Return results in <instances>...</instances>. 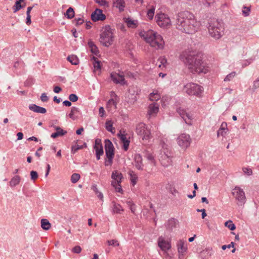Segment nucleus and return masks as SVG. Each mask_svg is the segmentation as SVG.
Segmentation results:
<instances>
[{"instance_id":"obj_53","label":"nucleus","mask_w":259,"mask_h":259,"mask_svg":"<svg viewBox=\"0 0 259 259\" xmlns=\"http://www.w3.org/2000/svg\"><path fill=\"white\" fill-rule=\"evenodd\" d=\"M78 96L74 94H71L69 96V99L71 102H76L78 100Z\"/></svg>"},{"instance_id":"obj_9","label":"nucleus","mask_w":259,"mask_h":259,"mask_svg":"<svg viewBox=\"0 0 259 259\" xmlns=\"http://www.w3.org/2000/svg\"><path fill=\"white\" fill-rule=\"evenodd\" d=\"M136 132L143 140L147 141L151 138L150 131L147 129L146 124L144 123L141 122L137 125Z\"/></svg>"},{"instance_id":"obj_8","label":"nucleus","mask_w":259,"mask_h":259,"mask_svg":"<svg viewBox=\"0 0 259 259\" xmlns=\"http://www.w3.org/2000/svg\"><path fill=\"white\" fill-rule=\"evenodd\" d=\"M232 194L237 201L238 205L242 206L246 201L245 193L242 189L236 186L232 190Z\"/></svg>"},{"instance_id":"obj_26","label":"nucleus","mask_w":259,"mask_h":259,"mask_svg":"<svg viewBox=\"0 0 259 259\" xmlns=\"http://www.w3.org/2000/svg\"><path fill=\"white\" fill-rule=\"evenodd\" d=\"M114 6L119 9L120 12H122L124 10L125 3L124 0H116L114 2Z\"/></svg>"},{"instance_id":"obj_50","label":"nucleus","mask_w":259,"mask_h":259,"mask_svg":"<svg viewBox=\"0 0 259 259\" xmlns=\"http://www.w3.org/2000/svg\"><path fill=\"white\" fill-rule=\"evenodd\" d=\"M80 149H82L81 146L78 145L77 144L73 145L71 147V153L74 154L77 151Z\"/></svg>"},{"instance_id":"obj_20","label":"nucleus","mask_w":259,"mask_h":259,"mask_svg":"<svg viewBox=\"0 0 259 259\" xmlns=\"http://www.w3.org/2000/svg\"><path fill=\"white\" fill-rule=\"evenodd\" d=\"M118 137L120 139L123 143V149L124 151H127L128 149L130 141L126 137V135L121 134V133L118 134Z\"/></svg>"},{"instance_id":"obj_33","label":"nucleus","mask_w":259,"mask_h":259,"mask_svg":"<svg viewBox=\"0 0 259 259\" xmlns=\"http://www.w3.org/2000/svg\"><path fill=\"white\" fill-rule=\"evenodd\" d=\"M125 22L127 26L130 28H136L138 26L137 21L133 20L130 18H127Z\"/></svg>"},{"instance_id":"obj_7","label":"nucleus","mask_w":259,"mask_h":259,"mask_svg":"<svg viewBox=\"0 0 259 259\" xmlns=\"http://www.w3.org/2000/svg\"><path fill=\"white\" fill-rule=\"evenodd\" d=\"M183 91L189 95L199 96L203 91V87L193 82L187 83L183 88Z\"/></svg>"},{"instance_id":"obj_31","label":"nucleus","mask_w":259,"mask_h":259,"mask_svg":"<svg viewBox=\"0 0 259 259\" xmlns=\"http://www.w3.org/2000/svg\"><path fill=\"white\" fill-rule=\"evenodd\" d=\"M41 227L45 230H48L51 227V224L47 219H42L41 220Z\"/></svg>"},{"instance_id":"obj_11","label":"nucleus","mask_w":259,"mask_h":259,"mask_svg":"<svg viewBox=\"0 0 259 259\" xmlns=\"http://www.w3.org/2000/svg\"><path fill=\"white\" fill-rule=\"evenodd\" d=\"M191 139L189 135L182 134L177 138V143L182 148L186 149L189 147Z\"/></svg>"},{"instance_id":"obj_36","label":"nucleus","mask_w":259,"mask_h":259,"mask_svg":"<svg viewBox=\"0 0 259 259\" xmlns=\"http://www.w3.org/2000/svg\"><path fill=\"white\" fill-rule=\"evenodd\" d=\"M67 59L72 65H77L79 63V60L75 55L69 56Z\"/></svg>"},{"instance_id":"obj_22","label":"nucleus","mask_w":259,"mask_h":259,"mask_svg":"<svg viewBox=\"0 0 259 259\" xmlns=\"http://www.w3.org/2000/svg\"><path fill=\"white\" fill-rule=\"evenodd\" d=\"M28 108L30 110L36 113L45 114L47 112L46 108L37 106L34 104H30Z\"/></svg>"},{"instance_id":"obj_34","label":"nucleus","mask_w":259,"mask_h":259,"mask_svg":"<svg viewBox=\"0 0 259 259\" xmlns=\"http://www.w3.org/2000/svg\"><path fill=\"white\" fill-rule=\"evenodd\" d=\"M74 11L72 7H69L66 11L65 14H64L65 16L67 18L69 19H71L74 17Z\"/></svg>"},{"instance_id":"obj_19","label":"nucleus","mask_w":259,"mask_h":259,"mask_svg":"<svg viewBox=\"0 0 259 259\" xmlns=\"http://www.w3.org/2000/svg\"><path fill=\"white\" fill-rule=\"evenodd\" d=\"M111 78L115 83H120L122 85L125 84L124 77L122 75L116 73H112L111 74Z\"/></svg>"},{"instance_id":"obj_57","label":"nucleus","mask_w":259,"mask_h":259,"mask_svg":"<svg viewBox=\"0 0 259 259\" xmlns=\"http://www.w3.org/2000/svg\"><path fill=\"white\" fill-rule=\"evenodd\" d=\"M101 146H102V144L101 143V140L99 139H97L95 140V144L94 146V148H97L101 147Z\"/></svg>"},{"instance_id":"obj_27","label":"nucleus","mask_w":259,"mask_h":259,"mask_svg":"<svg viewBox=\"0 0 259 259\" xmlns=\"http://www.w3.org/2000/svg\"><path fill=\"white\" fill-rule=\"evenodd\" d=\"M88 46L90 49L91 52L95 55H98L99 51L96 45L92 41H89L88 43Z\"/></svg>"},{"instance_id":"obj_60","label":"nucleus","mask_w":259,"mask_h":259,"mask_svg":"<svg viewBox=\"0 0 259 259\" xmlns=\"http://www.w3.org/2000/svg\"><path fill=\"white\" fill-rule=\"evenodd\" d=\"M116 184H117L115 185V186H113L114 187H115L116 191L119 193H122V189L121 188L120 183H116Z\"/></svg>"},{"instance_id":"obj_24","label":"nucleus","mask_w":259,"mask_h":259,"mask_svg":"<svg viewBox=\"0 0 259 259\" xmlns=\"http://www.w3.org/2000/svg\"><path fill=\"white\" fill-rule=\"evenodd\" d=\"M78 114H80V111L78 108L76 107H72L70 112L69 113L68 116L69 118L73 120L77 119Z\"/></svg>"},{"instance_id":"obj_13","label":"nucleus","mask_w":259,"mask_h":259,"mask_svg":"<svg viewBox=\"0 0 259 259\" xmlns=\"http://www.w3.org/2000/svg\"><path fill=\"white\" fill-rule=\"evenodd\" d=\"M105 150L106 157H114L115 148L112 143L109 139L105 140Z\"/></svg>"},{"instance_id":"obj_18","label":"nucleus","mask_w":259,"mask_h":259,"mask_svg":"<svg viewBox=\"0 0 259 259\" xmlns=\"http://www.w3.org/2000/svg\"><path fill=\"white\" fill-rule=\"evenodd\" d=\"M135 166L136 168L140 170L144 169V164L143 163V159L142 155L136 154L134 157Z\"/></svg>"},{"instance_id":"obj_15","label":"nucleus","mask_w":259,"mask_h":259,"mask_svg":"<svg viewBox=\"0 0 259 259\" xmlns=\"http://www.w3.org/2000/svg\"><path fill=\"white\" fill-rule=\"evenodd\" d=\"M91 19L94 21H103L106 19V16L103 13L102 10L96 9L91 15Z\"/></svg>"},{"instance_id":"obj_51","label":"nucleus","mask_w":259,"mask_h":259,"mask_svg":"<svg viewBox=\"0 0 259 259\" xmlns=\"http://www.w3.org/2000/svg\"><path fill=\"white\" fill-rule=\"evenodd\" d=\"M108 159L106 160L105 161V166H111L113 163V159L114 157H106Z\"/></svg>"},{"instance_id":"obj_48","label":"nucleus","mask_w":259,"mask_h":259,"mask_svg":"<svg viewBox=\"0 0 259 259\" xmlns=\"http://www.w3.org/2000/svg\"><path fill=\"white\" fill-rule=\"evenodd\" d=\"M259 88V75L258 77L253 81L252 90L253 92Z\"/></svg>"},{"instance_id":"obj_56","label":"nucleus","mask_w":259,"mask_h":259,"mask_svg":"<svg viewBox=\"0 0 259 259\" xmlns=\"http://www.w3.org/2000/svg\"><path fill=\"white\" fill-rule=\"evenodd\" d=\"M31 179L34 181L38 178V174L36 171L32 170L30 172Z\"/></svg>"},{"instance_id":"obj_41","label":"nucleus","mask_w":259,"mask_h":259,"mask_svg":"<svg viewBox=\"0 0 259 259\" xmlns=\"http://www.w3.org/2000/svg\"><path fill=\"white\" fill-rule=\"evenodd\" d=\"M25 5H22L19 2L17 1L15 2V5L13 7V11L14 13H16L19 11L21 9L24 7Z\"/></svg>"},{"instance_id":"obj_28","label":"nucleus","mask_w":259,"mask_h":259,"mask_svg":"<svg viewBox=\"0 0 259 259\" xmlns=\"http://www.w3.org/2000/svg\"><path fill=\"white\" fill-rule=\"evenodd\" d=\"M112 204L113 213L121 214L122 212L123 211V209L119 204L116 203L114 201L112 202Z\"/></svg>"},{"instance_id":"obj_3","label":"nucleus","mask_w":259,"mask_h":259,"mask_svg":"<svg viewBox=\"0 0 259 259\" xmlns=\"http://www.w3.org/2000/svg\"><path fill=\"white\" fill-rule=\"evenodd\" d=\"M139 35L155 50L163 49L164 41L162 37L152 30H149L147 31H142L139 33Z\"/></svg>"},{"instance_id":"obj_61","label":"nucleus","mask_w":259,"mask_h":259,"mask_svg":"<svg viewBox=\"0 0 259 259\" xmlns=\"http://www.w3.org/2000/svg\"><path fill=\"white\" fill-rule=\"evenodd\" d=\"M214 2V0H204L203 3L204 6L206 7H209L210 6L211 4L213 3Z\"/></svg>"},{"instance_id":"obj_2","label":"nucleus","mask_w":259,"mask_h":259,"mask_svg":"<svg viewBox=\"0 0 259 259\" xmlns=\"http://www.w3.org/2000/svg\"><path fill=\"white\" fill-rule=\"evenodd\" d=\"M200 23L194 15L189 11H183L177 15L176 27L183 32L193 34L199 29Z\"/></svg>"},{"instance_id":"obj_29","label":"nucleus","mask_w":259,"mask_h":259,"mask_svg":"<svg viewBox=\"0 0 259 259\" xmlns=\"http://www.w3.org/2000/svg\"><path fill=\"white\" fill-rule=\"evenodd\" d=\"M227 126V123L226 122H223L221 127L218 131V136H222L223 137H225L226 133L227 128H226Z\"/></svg>"},{"instance_id":"obj_64","label":"nucleus","mask_w":259,"mask_h":259,"mask_svg":"<svg viewBox=\"0 0 259 259\" xmlns=\"http://www.w3.org/2000/svg\"><path fill=\"white\" fill-rule=\"evenodd\" d=\"M110 96L112 98H113L116 100H119V98L117 95L115 94V93L113 91L111 92Z\"/></svg>"},{"instance_id":"obj_17","label":"nucleus","mask_w":259,"mask_h":259,"mask_svg":"<svg viewBox=\"0 0 259 259\" xmlns=\"http://www.w3.org/2000/svg\"><path fill=\"white\" fill-rule=\"evenodd\" d=\"M111 178L113 180L111 184L113 186H115L116 183H120L121 179L123 178L122 174L117 170H114L111 175Z\"/></svg>"},{"instance_id":"obj_45","label":"nucleus","mask_w":259,"mask_h":259,"mask_svg":"<svg viewBox=\"0 0 259 259\" xmlns=\"http://www.w3.org/2000/svg\"><path fill=\"white\" fill-rule=\"evenodd\" d=\"M95 2L101 6H104L107 8L109 6V3L106 0H96Z\"/></svg>"},{"instance_id":"obj_38","label":"nucleus","mask_w":259,"mask_h":259,"mask_svg":"<svg viewBox=\"0 0 259 259\" xmlns=\"http://www.w3.org/2000/svg\"><path fill=\"white\" fill-rule=\"evenodd\" d=\"M106 128L108 131L112 133H114L115 129L113 127V124L111 121H107L106 122Z\"/></svg>"},{"instance_id":"obj_10","label":"nucleus","mask_w":259,"mask_h":259,"mask_svg":"<svg viewBox=\"0 0 259 259\" xmlns=\"http://www.w3.org/2000/svg\"><path fill=\"white\" fill-rule=\"evenodd\" d=\"M155 18L157 24L160 27L165 28L171 25L169 18L164 13L157 14Z\"/></svg>"},{"instance_id":"obj_32","label":"nucleus","mask_w":259,"mask_h":259,"mask_svg":"<svg viewBox=\"0 0 259 259\" xmlns=\"http://www.w3.org/2000/svg\"><path fill=\"white\" fill-rule=\"evenodd\" d=\"M177 221L172 218L168 220L167 224V229L169 230H172L176 227Z\"/></svg>"},{"instance_id":"obj_6","label":"nucleus","mask_w":259,"mask_h":259,"mask_svg":"<svg viewBox=\"0 0 259 259\" xmlns=\"http://www.w3.org/2000/svg\"><path fill=\"white\" fill-rule=\"evenodd\" d=\"M161 146L159 160L163 166L167 167L172 164V156L167 145L163 142L161 143Z\"/></svg>"},{"instance_id":"obj_25","label":"nucleus","mask_w":259,"mask_h":259,"mask_svg":"<svg viewBox=\"0 0 259 259\" xmlns=\"http://www.w3.org/2000/svg\"><path fill=\"white\" fill-rule=\"evenodd\" d=\"M21 181V177L18 175H16L13 177L9 182L10 186L11 188L14 187L18 185Z\"/></svg>"},{"instance_id":"obj_59","label":"nucleus","mask_w":259,"mask_h":259,"mask_svg":"<svg viewBox=\"0 0 259 259\" xmlns=\"http://www.w3.org/2000/svg\"><path fill=\"white\" fill-rule=\"evenodd\" d=\"M40 99L43 102H47L49 100V98L46 93H42L40 96Z\"/></svg>"},{"instance_id":"obj_58","label":"nucleus","mask_w":259,"mask_h":259,"mask_svg":"<svg viewBox=\"0 0 259 259\" xmlns=\"http://www.w3.org/2000/svg\"><path fill=\"white\" fill-rule=\"evenodd\" d=\"M242 170L243 172L248 176H250L252 174V170L250 168L244 167Z\"/></svg>"},{"instance_id":"obj_12","label":"nucleus","mask_w":259,"mask_h":259,"mask_svg":"<svg viewBox=\"0 0 259 259\" xmlns=\"http://www.w3.org/2000/svg\"><path fill=\"white\" fill-rule=\"evenodd\" d=\"M177 246L179 252V258L183 259L187 251V243L183 240H180L178 241Z\"/></svg>"},{"instance_id":"obj_47","label":"nucleus","mask_w":259,"mask_h":259,"mask_svg":"<svg viewBox=\"0 0 259 259\" xmlns=\"http://www.w3.org/2000/svg\"><path fill=\"white\" fill-rule=\"evenodd\" d=\"M75 25L77 26L84 23V20L82 18H75L73 20Z\"/></svg>"},{"instance_id":"obj_40","label":"nucleus","mask_w":259,"mask_h":259,"mask_svg":"<svg viewBox=\"0 0 259 259\" xmlns=\"http://www.w3.org/2000/svg\"><path fill=\"white\" fill-rule=\"evenodd\" d=\"M154 12H155V8L153 6H152L147 11V16L149 20H152L153 19V16L154 15Z\"/></svg>"},{"instance_id":"obj_4","label":"nucleus","mask_w":259,"mask_h":259,"mask_svg":"<svg viewBox=\"0 0 259 259\" xmlns=\"http://www.w3.org/2000/svg\"><path fill=\"white\" fill-rule=\"evenodd\" d=\"M207 28L209 35L214 39H218L223 36L224 24L222 20L216 18L210 19L208 22Z\"/></svg>"},{"instance_id":"obj_30","label":"nucleus","mask_w":259,"mask_h":259,"mask_svg":"<svg viewBox=\"0 0 259 259\" xmlns=\"http://www.w3.org/2000/svg\"><path fill=\"white\" fill-rule=\"evenodd\" d=\"M128 174L130 177L131 183L133 186H135L138 180V176L137 174L132 170H130L128 172Z\"/></svg>"},{"instance_id":"obj_43","label":"nucleus","mask_w":259,"mask_h":259,"mask_svg":"<svg viewBox=\"0 0 259 259\" xmlns=\"http://www.w3.org/2000/svg\"><path fill=\"white\" fill-rule=\"evenodd\" d=\"M80 176L79 174L74 173L71 176V182L72 183H76L79 180Z\"/></svg>"},{"instance_id":"obj_52","label":"nucleus","mask_w":259,"mask_h":259,"mask_svg":"<svg viewBox=\"0 0 259 259\" xmlns=\"http://www.w3.org/2000/svg\"><path fill=\"white\" fill-rule=\"evenodd\" d=\"M206 253L208 257H210L213 254V250L212 248H207L205 250H203L202 253Z\"/></svg>"},{"instance_id":"obj_42","label":"nucleus","mask_w":259,"mask_h":259,"mask_svg":"<svg viewBox=\"0 0 259 259\" xmlns=\"http://www.w3.org/2000/svg\"><path fill=\"white\" fill-rule=\"evenodd\" d=\"M225 226L231 231H233L236 229L235 225L233 223L232 221L230 220L226 222Z\"/></svg>"},{"instance_id":"obj_63","label":"nucleus","mask_w":259,"mask_h":259,"mask_svg":"<svg viewBox=\"0 0 259 259\" xmlns=\"http://www.w3.org/2000/svg\"><path fill=\"white\" fill-rule=\"evenodd\" d=\"M234 243L233 242H231L230 244L229 245H224L222 246V248L223 250H225L227 248H230L231 247H234Z\"/></svg>"},{"instance_id":"obj_44","label":"nucleus","mask_w":259,"mask_h":259,"mask_svg":"<svg viewBox=\"0 0 259 259\" xmlns=\"http://www.w3.org/2000/svg\"><path fill=\"white\" fill-rule=\"evenodd\" d=\"M242 14L244 16L247 17L249 15L250 8L249 7L243 6L242 9Z\"/></svg>"},{"instance_id":"obj_5","label":"nucleus","mask_w":259,"mask_h":259,"mask_svg":"<svg viewBox=\"0 0 259 259\" xmlns=\"http://www.w3.org/2000/svg\"><path fill=\"white\" fill-rule=\"evenodd\" d=\"M114 30L108 25L103 28L102 32L100 34V41L103 46L108 47L113 44Z\"/></svg>"},{"instance_id":"obj_21","label":"nucleus","mask_w":259,"mask_h":259,"mask_svg":"<svg viewBox=\"0 0 259 259\" xmlns=\"http://www.w3.org/2000/svg\"><path fill=\"white\" fill-rule=\"evenodd\" d=\"M143 155L148 160L149 163L152 165L155 166L156 165L155 157L151 152L147 150H144L143 151Z\"/></svg>"},{"instance_id":"obj_55","label":"nucleus","mask_w":259,"mask_h":259,"mask_svg":"<svg viewBox=\"0 0 259 259\" xmlns=\"http://www.w3.org/2000/svg\"><path fill=\"white\" fill-rule=\"evenodd\" d=\"M96 150V154H98L99 155H102L104 153V150L103 146H101V147L94 148Z\"/></svg>"},{"instance_id":"obj_14","label":"nucleus","mask_w":259,"mask_h":259,"mask_svg":"<svg viewBox=\"0 0 259 259\" xmlns=\"http://www.w3.org/2000/svg\"><path fill=\"white\" fill-rule=\"evenodd\" d=\"M178 113L181 116L182 118L185 121V123L188 125H191L192 116L191 115L186 112V111L182 108H178L177 110Z\"/></svg>"},{"instance_id":"obj_1","label":"nucleus","mask_w":259,"mask_h":259,"mask_svg":"<svg viewBox=\"0 0 259 259\" xmlns=\"http://www.w3.org/2000/svg\"><path fill=\"white\" fill-rule=\"evenodd\" d=\"M186 66L192 73H206L208 68L206 63L203 61V55L196 52H185L181 55Z\"/></svg>"},{"instance_id":"obj_54","label":"nucleus","mask_w":259,"mask_h":259,"mask_svg":"<svg viewBox=\"0 0 259 259\" xmlns=\"http://www.w3.org/2000/svg\"><path fill=\"white\" fill-rule=\"evenodd\" d=\"M108 244L109 245H112L113 246H117L119 245V243L118 242V241L116 240H108Z\"/></svg>"},{"instance_id":"obj_46","label":"nucleus","mask_w":259,"mask_h":259,"mask_svg":"<svg viewBox=\"0 0 259 259\" xmlns=\"http://www.w3.org/2000/svg\"><path fill=\"white\" fill-rule=\"evenodd\" d=\"M55 130L56 133L58 134V136H62L67 133V132L63 130L61 127L59 126H56Z\"/></svg>"},{"instance_id":"obj_39","label":"nucleus","mask_w":259,"mask_h":259,"mask_svg":"<svg viewBox=\"0 0 259 259\" xmlns=\"http://www.w3.org/2000/svg\"><path fill=\"white\" fill-rule=\"evenodd\" d=\"M160 98V96L158 92H153L149 95V99L151 101H158Z\"/></svg>"},{"instance_id":"obj_16","label":"nucleus","mask_w":259,"mask_h":259,"mask_svg":"<svg viewBox=\"0 0 259 259\" xmlns=\"http://www.w3.org/2000/svg\"><path fill=\"white\" fill-rule=\"evenodd\" d=\"M158 245L163 252L167 254V250L171 248V245L169 241H166L164 238L160 236L158 239Z\"/></svg>"},{"instance_id":"obj_35","label":"nucleus","mask_w":259,"mask_h":259,"mask_svg":"<svg viewBox=\"0 0 259 259\" xmlns=\"http://www.w3.org/2000/svg\"><path fill=\"white\" fill-rule=\"evenodd\" d=\"M92 60H94L93 65H94V70H100L101 68V62L99 60H98L96 57H95L94 56H93L92 57Z\"/></svg>"},{"instance_id":"obj_23","label":"nucleus","mask_w":259,"mask_h":259,"mask_svg":"<svg viewBox=\"0 0 259 259\" xmlns=\"http://www.w3.org/2000/svg\"><path fill=\"white\" fill-rule=\"evenodd\" d=\"M159 110V106L156 103L150 104L148 106V114L152 115L156 114Z\"/></svg>"},{"instance_id":"obj_62","label":"nucleus","mask_w":259,"mask_h":259,"mask_svg":"<svg viewBox=\"0 0 259 259\" xmlns=\"http://www.w3.org/2000/svg\"><path fill=\"white\" fill-rule=\"evenodd\" d=\"M81 248L79 246H76L72 249V251L76 253H79L80 252Z\"/></svg>"},{"instance_id":"obj_37","label":"nucleus","mask_w":259,"mask_h":259,"mask_svg":"<svg viewBox=\"0 0 259 259\" xmlns=\"http://www.w3.org/2000/svg\"><path fill=\"white\" fill-rule=\"evenodd\" d=\"M119 100H116L113 98H111L107 102V107L109 108L113 105L114 106L115 109H116L117 108V104Z\"/></svg>"},{"instance_id":"obj_49","label":"nucleus","mask_w":259,"mask_h":259,"mask_svg":"<svg viewBox=\"0 0 259 259\" xmlns=\"http://www.w3.org/2000/svg\"><path fill=\"white\" fill-rule=\"evenodd\" d=\"M236 75V72L233 71L228 74L224 79L225 81H230Z\"/></svg>"}]
</instances>
